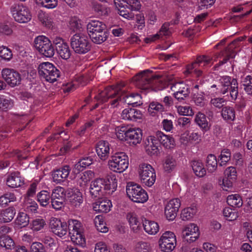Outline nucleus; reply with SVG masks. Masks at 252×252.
<instances>
[{
  "instance_id": "obj_1",
  "label": "nucleus",
  "mask_w": 252,
  "mask_h": 252,
  "mask_svg": "<svg viewBox=\"0 0 252 252\" xmlns=\"http://www.w3.org/2000/svg\"><path fill=\"white\" fill-rule=\"evenodd\" d=\"M95 98L101 103L109 101L111 107L114 108L123 104L136 106L140 104L138 101L141 97L138 94H127L123 86L121 84H118L116 86L106 87Z\"/></svg>"
},
{
  "instance_id": "obj_2",
  "label": "nucleus",
  "mask_w": 252,
  "mask_h": 252,
  "mask_svg": "<svg viewBox=\"0 0 252 252\" xmlns=\"http://www.w3.org/2000/svg\"><path fill=\"white\" fill-rule=\"evenodd\" d=\"M118 180L115 175H110L105 178H99L92 181L89 191L93 198L99 197L103 195V190L109 194H112L117 188Z\"/></svg>"
},
{
  "instance_id": "obj_3",
  "label": "nucleus",
  "mask_w": 252,
  "mask_h": 252,
  "mask_svg": "<svg viewBox=\"0 0 252 252\" xmlns=\"http://www.w3.org/2000/svg\"><path fill=\"white\" fill-rule=\"evenodd\" d=\"M135 85L142 90L151 89L155 91L165 88L162 78L154 75L149 70H144L133 77Z\"/></svg>"
},
{
  "instance_id": "obj_4",
  "label": "nucleus",
  "mask_w": 252,
  "mask_h": 252,
  "mask_svg": "<svg viewBox=\"0 0 252 252\" xmlns=\"http://www.w3.org/2000/svg\"><path fill=\"white\" fill-rule=\"evenodd\" d=\"M219 85H213L211 88H216L218 92L223 94H225L228 91H230V95L231 100H235L238 96V84L236 79L231 78L228 76H223L220 78L219 82Z\"/></svg>"
},
{
  "instance_id": "obj_5",
  "label": "nucleus",
  "mask_w": 252,
  "mask_h": 252,
  "mask_svg": "<svg viewBox=\"0 0 252 252\" xmlns=\"http://www.w3.org/2000/svg\"><path fill=\"white\" fill-rule=\"evenodd\" d=\"M128 165V157L123 152L115 153L108 161L109 169L116 173L123 172L127 169Z\"/></svg>"
},
{
  "instance_id": "obj_6",
  "label": "nucleus",
  "mask_w": 252,
  "mask_h": 252,
  "mask_svg": "<svg viewBox=\"0 0 252 252\" xmlns=\"http://www.w3.org/2000/svg\"><path fill=\"white\" fill-rule=\"evenodd\" d=\"M10 11L14 20L19 23H27L32 19V15L29 8L23 4H13L10 7Z\"/></svg>"
},
{
  "instance_id": "obj_7",
  "label": "nucleus",
  "mask_w": 252,
  "mask_h": 252,
  "mask_svg": "<svg viewBox=\"0 0 252 252\" xmlns=\"http://www.w3.org/2000/svg\"><path fill=\"white\" fill-rule=\"evenodd\" d=\"M138 174L140 181L144 186L151 187L154 184L156 173L155 169L150 164L146 163L140 164Z\"/></svg>"
},
{
  "instance_id": "obj_8",
  "label": "nucleus",
  "mask_w": 252,
  "mask_h": 252,
  "mask_svg": "<svg viewBox=\"0 0 252 252\" xmlns=\"http://www.w3.org/2000/svg\"><path fill=\"white\" fill-rule=\"evenodd\" d=\"M38 73L41 78L45 81L53 83L56 81L60 77L59 70L49 62H43L38 66Z\"/></svg>"
},
{
  "instance_id": "obj_9",
  "label": "nucleus",
  "mask_w": 252,
  "mask_h": 252,
  "mask_svg": "<svg viewBox=\"0 0 252 252\" xmlns=\"http://www.w3.org/2000/svg\"><path fill=\"white\" fill-rule=\"evenodd\" d=\"M127 196L133 202L144 203L148 199L147 192L140 186L128 183L126 187Z\"/></svg>"
},
{
  "instance_id": "obj_10",
  "label": "nucleus",
  "mask_w": 252,
  "mask_h": 252,
  "mask_svg": "<svg viewBox=\"0 0 252 252\" xmlns=\"http://www.w3.org/2000/svg\"><path fill=\"white\" fill-rule=\"evenodd\" d=\"M35 48L45 57L50 58L55 53L54 48L50 40L44 35L36 37L34 40Z\"/></svg>"
},
{
  "instance_id": "obj_11",
  "label": "nucleus",
  "mask_w": 252,
  "mask_h": 252,
  "mask_svg": "<svg viewBox=\"0 0 252 252\" xmlns=\"http://www.w3.org/2000/svg\"><path fill=\"white\" fill-rule=\"evenodd\" d=\"M71 46L75 52L80 54H85L91 49V44L87 37L78 34L71 37Z\"/></svg>"
},
{
  "instance_id": "obj_12",
  "label": "nucleus",
  "mask_w": 252,
  "mask_h": 252,
  "mask_svg": "<svg viewBox=\"0 0 252 252\" xmlns=\"http://www.w3.org/2000/svg\"><path fill=\"white\" fill-rule=\"evenodd\" d=\"M210 63L211 59L209 57L205 56L199 57L195 62L187 66L184 73L186 75L194 74L197 77L200 76L202 73V68L209 66Z\"/></svg>"
},
{
  "instance_id": "obj_13",
  "label": "nucleus",
  "mask_w": 252,
  "mask_h": 252,
  "mask_svg": "<svg viewBox=\"0 0 252 252\" xmlns=\"http://www.w3.org/2000/svg\"><path fill=\"white\" fill-rule=\"evenodd\" d=\"M176 238L175 234L170 231L164 232L158 241L160 250L163 252H171L175 248Z\"/></svg>"
},
{
  "instance_id": "obj_14",
  "label": "nucleus",
  "mask_w": 252,
  "mask_h": 252,
  "mask_svg": "<svg viewBox=\"0 0 252 252\" xmlns=\"http://www.w3.org/2000/svg\"><path fill=\"white\" fill-rule=\"evenodd\" d=\"M200 236L199 229L194 223L186 225L182 229V237L185 241L191 243L197 240Z\"/></svg>"
},
{
  "instance_id": "obj_15",
  "label": "nucleus",
  "mask_w": 252,
  "mask_h": 252,
  "mask_svg": "<svg viewBox=\"0 0 252 252\" xmlns=\"http://www.w3.org/2000/svg\"><path fill=\"white\" fill-rule=\"evenodd\" d=\"M1 77L11 87H14L21 84V74L13 69L5 68L1 71Z\"/></svg>"
},
{
  "instance_id": "obj_16",
  "label": "nucleus",
  "mask_w": 252,
  "mask_h": 252,
  "mask_svg": "<svg viewBox=\"0 0 252 252\" xmlns=\"http://www.w3.org/2000/svg\"><path fill=\"white\" fill-rule=\"evenodd\" d=\"M53 42L60 58L65 60L69 59L71 51L68 45L62 38L56 36L54 38Z\"/></svg>"
},
{
  "instance_id": "obj_17",
  "label": "nucleus",
  "mask_w": 252,
  "mask_h": 252,
  "mask_svg": "<svg viewBox=\"0 0 252 252\" xmlns=\"http://www.w3.org/2000/svg\"><path fill=\"white\" fill-rule=\"evenodd\" d=\"M49 227L54 234L61 238L66 235L68 230L66 222H62L60 220L56 218H51Z\"/></svg>"
},
{
  "instance_id": "obj_18",
  "label": "nucleus",
  "mask_w": 252,
  "mask_h": 252,
  "mask_svg": "<svg viewBox=\"0 0 252 252\" xmlns=\"http://www.w3.org/2000/svg\"><path fill=\"white\" fill-rule=\"evenodd\" d=\"M181 204V200L178 198L170 199L167 203L164 208V214L167 220H173L175 219Z\"/></svg>"
},
{
  "instance_id": "obj_19",
  "label": "nucleus",
  "mask_w": 252,
  "mask_h": 252,
  "mask_svg": "<svg viewBox=\"0 0 252 252\" xmlns=\"http://www.w3.org/2000/svg\"><path fill=\"white\" fill-rule=\"evenodd\" d=\"M169 87L175 98L179 101L183 100L188 96L189 91V87L183 82H177L170 84L167 87Z\"/></svg>"
},
{
  "instance_id": "obj_20",
  "label": "nucleus",
  "mask_w": 252,
  "mask_h": 252,
  "mask_svg": "<svg viewBox=\"0 0 252 252\" xmlns=\"http://www.w3.org/2000/svg\"><path fill=\"white\" fill-rule=\"evenodd\" d=\"M67 199L71 205L75 208H78L82 204L83 198L82 193L77 189H67Z\"/></svg>"
},
{
  "instance_id": "obj_21",
  "label": "nucleus",
  "mask_w": 252,
  "mask_h": 252,
  "mask_svg": "<svg viewBox=\"0 0 252 252\" xmlns=\"http://www.w3.org/2000/svg\"><path fill=\"white\" fill-rule=\"evenodd\" d=\"M159 143L156 136H148L145 142V148L148 155H157L159 152Z\"/></svg>"
},
{
  "instance_id": "obj_22",
  "label": "nucleus",
  "mask_w": 252,
  "mask_h": 252,
  "mask_svg": "<svg viewBox=\"0 0 252 252\" xmlns=\"http://www.w3.org/2000/svg\"><path fill=\"white\" fill-rule=\"evenodd\" d=\"M110 144L107 141L101 140L97 142L95 150L97 156L102 161H105L109 157Z\"/></svg>"
},
{
  "instance_id": "obj_23",
  "label": "nucleus",
  "mask_w": 252,
  "mask_h": 252,
  "mask_svg": "<svg viewBox=\"0 0 252 252\" xmlns=\"http://www.w3.org/2000/svg\"><path fill=\"white\" fill-rule=\"evenodd\" d=\"M70 171L71 168L67 165L55 170L52 174L53 181L57 184L63 182L67 179Z\"/></svg>"
},
{
  "instance_id": "obj_24",
  "label": "nucleus",
  "mask_w": 252,
  "mask_h": 252,
  "mask_svg": "<svg viewBox=\"0 0 252 252\" xmlns=\"http://www.w3.org/2000/svg\"><path fill=\"white\" fill-rule=\"evenodd\" d=\"M24 184V179L19 172H14L9 174L6 179V185L11 188H18Z\"/></svg>"
},
{
  "instance_id": "obj_25",
  "label": "nucleus",
  "mask_w": 252,
  "mask_h": 252,
  "mask_svg": "<svg viewBox=\"0 0 252 252\" xmlns=\"http://www.w3.org/2000/svg\"><path fill=\"white\" fill-rule=\"evenodd\" d=\"M142 117L141 111L134 108H126L121 113V118L125 120L135 121L141 119Z\"/></svg>"
},
{
  "instance_id": "obj_26",
  "label": "nucleus",
  "mask_w": 252,
  "mask_h": 252,
  "mask_svg": "<svg viewBox=\"0 0 252 252\" xmlns=\"http://www.w3.org/2000/svg\"><path fill=\"white\" fill-rule=\"evenodd\" d=\"M142 131L138 128H129L127 133V139L129 143L136 145L142 140Z\"/></svg>"
},
{
  "instance_id": "obj_27",
  "label": "nucleus",
  "mask_w": 252,
  "mask_h": 252,
  "mask_svg": "<svg viewBox=\"0 0 252 252\" xmlns=\"http://www.w3.org/2000/svg\"><path fill=\"white\" fill-rule=\"evenodd\" d=\"M112 207V202L108 199L97 201L93 205V210L96 213H108L110 211Z\"/></svg>"
},
{
  "instance_id": "obj_28",
  "label": "nucleus",
  "mask_w": 252,
  "mask_h": 252,
  "mask_svg": "<svg viewBox=\"0 0 252 252\" xmlns=\"http://www.w3.org/2000/svg\"><path fill=\"white\" fill-rule=\"evenodd\" d=\"M158 141L166 149H172L175 147V143L174 138L170 136L164 134L161 131H158L156 133Z\"/></svg>"
},
{
  "instance_id": "obj_29",
  "label": "nucleus",
  "mask_w": 252,
  "mask_h": 252,
  "mask_svg": "<svg viewBox=\"0 0 252 252\" xmlns=\"http://www.w3.org/2000/svg\"><path fill=\"white\" fill-rule=\"evenodd\" d=\"M106 25L98 20H92L87 25L88 34L94 33L107 31Z\"/></svg>"
},
{
  "instance_id": "obj_30",
  "label": "nucleus",
  "mask_w": 252,
  "mask_h": 252,
  "mask_svg": "<svg viewBox=\"0 0 252 252\" xmlns=\"http://www.w3.org/2000/svg\"><path fill=\"white\" fill-rule=\"evenodd\" d=\"M143 227L145 232L151 235L157 234L159 230V227L157 222L148 220H145L143 221Z\"/></svg>"
},
{
  "instance_id": "obj_31",
  "label": "nucleus",
  "mask_w": 252,
  "mask_h": 252,
  "mask_svg": "<svg viewBox=\"0 0 252 252\" xmlns=\"http://www.w3.org/2000/svg\"><path fill=\"white\" fill-rule=\"evenodd\" d=\"M94 177V173L91 170H87L79 174L78 184L82 188H85L90 181Z\"/></svg>"
},
{
  "instance_id": "obj_32",
  "label": "nucleus",
  "mask_w": 252,
  "mask_h": 252,
  "mask_svg": "<svg viewBox=\"0 0 252 252\" xmlns=\"http://www.w3.org/2000/svg\"><path fill=\"white\" fill-rule=\"evenodd\" d=\"M38 19L41 24L47 28L51 29L54 26L53 16L40 10L38 12Z\"/></svg>"
},
{
  "instance_id": "obj_33",
  "label": "nucleus",
  "mask_w": 252,
  "mask_h": 252,
  "mask_svg": "<svg viewBox=\"0 0 252 252\" xmlns=\"http://www.w3.org/2000/svg\"><path fill=\"white\" fill-rule=\"evenodd\" d=\"M16 214V210L13 207H9L2 210L0 212V221L3 222H9L14 218Z\"/></svg>"
},
{
  "instance_id": "obj_34",
  "label": "nucleus",
  "mask_w": 252,
  "mask_h": 252,
  "mask_svg": "<svg viewBox=\"0 0 252 252\" xmlns=\"http://www.w3.org/2000/svg\"><path fill=\"white\" fill-rule=\"evenodd\" d=\"M197 212V209L195 206L187 207L182 210L181 217L183 220H189L194 217Z\"/></svg>"
},
{
  "instance_id": "obj_35",
  "label": "nucleus",
  "mask_w": 252,
  "mask_h": 252,
  "mask_svg": "<svg viewBox=\"0 0 252 252\" xmlns=\"http://www.w3.org/2000/svg\"><path fill=\"white\" fill-rule=\"evenodd\" d=\"M191 166L196 176L203 177L206 175V171L202 162L198 160H194L192 162Z\"/></svg>"
},
{
  "instance_id": "obj_36",
  "label": "nucleus",
  "mask_w": 252,
  "mask_h": 252,
  "mask_svg": "<svg viewBox=\"0 0 252 252\" xmlns=\"http://www.w3.org/2000/svg\"><path fill=\"white\" fill-rule=\"evenodd\" d=\"M169 25L168 24L165 23L164 24L158 33H157L156 34L151 35L149 37L146 38L145 41L147 43H149L152 41H154L157 39L159 38V37L161 35H168L170 34V32L169 31Z\"/></svg>"
},
{
  "instance_id": "obj_37",
  "label": "nucleus",
  "mask_w": 252,
  "mask_h": 252,
  "mask_svg": "<svg viewBox=\"0 0 252 252\" xmlns=\"http://www.w3.org/2000/svg\"><path fill=\"white\" fill-rule=\"evenodd\" d=\"M227 204L233 207H241L243 205V200L238 194L229 195L227 197Z\"/></svg>"
},
{
  "instance_id": "obj_38",
  "label": "nucleus",
  "mask_w": 252,
  "mask_h": 252,
  "mask_svg": "<svg viewBox=\"0 0 252 252\" xmlns=\"http://www.w3.org/2000/svg\"><path fill=\"white\" fill-rule=\"evenodd\" d=\"M71 241L75 245H79L82 247L85 246L86 240L83 234V232H69Z\"/></svg>"
},
{
  "instance_id": "obj_39",
  "label": "nucleus",
  "mask_w": 252,
  "mask_h": 252,
  "mask_svg": "<svg viewBox=\"0 0 252 252\" xmlns=\"http://www.w3.org/2000/svg\"><path fill=\"white\" fill-rule=\"evenodd\" d=\"M127 219L132 231L138 232L140 229V223L136 215L129 213L127 215Z\"/></svg>"
},
{
  "instance_id": "obj_40",
  "label": "nucleus",
  "mask_w": 252,
  "mask_h": 252,
  "mask_svg": "<svg viewBox=\"0 0 252 252\" xmlns=\"http://www.w3.org/2000/svg\"><path fill=\"white\" fill-rule=\"evenodd\" d=\"M67 189L65 190L63 188L57 187L53 190L51 197L56 198L60 200L65 201L67 198Z\"/></svg>"
},
{
  "instance_id": "obj_41",
  "label": "nucleus",
  "mask_w": 252,
  "mask_h": 252,
  "mask_svg": "<svg viewBox=\"0 0 252 252\" xmlns=\"http://www.w3.org/2000/svg\"><path fill=\"white\" fill-rule=\"evenodd\" d=\"M37 201L43 207H46L49 204L51 196L50 193L47 190H42L38 193L37 195Z\"/></svg>"
},
{
  "instance_id": "obj_42",
  "label": "nucleus",
  "mask_w": 252,
  "mask_h": 252,
  "mask_svg": "<svg viewBox=\"0 0 252 252\" xmlns=\"http://www.w3.org/2000/svg\"><path fill=\"white\" fill-rule=\"evenodd\" d=\"M221 116L224 120L229 122L233 121L235 118V110L230 106L223 107L221 110Z\"/></svg>"
},
{
  "instance_id": "obj_43",
  "label": "nucleus",
  "mask_w": 252,
  "mask_h": 252,
  "mask_svg": "<svg viewBox=\"0 0 252 252\" xmlns=\"http://www.w3.org/2000/svg\"><path fill=\"white\" fill-rule=\"evenodd\" d=\"M206 167L209 172L213 173L217 169L218 162L216 157L213 155H209L206 159Z\"/></svg>"
},
{
  "instance_id": "obj_44",
  "label": "nucleus",
  "mask_w": 252,
  "mask_h": 252,
  "mask_svg": "<svg viewBox=\"0 0 252 252\" xmlns=\"http://www.w3.org/2000/svg\"><path fill=\"white\" fill-rule=\"evenodd\" d=\"M195 122L196 124L205 131L209 129V125L206 116L201 113H198L195 116Z\"/></svg>"
},
{
  "instance_id": "obj_45",
  "label": "nucleus",
  "mask_w": 252,
  "mask_h": 252,
  "mask_svg": "<svg viewBox=\"0 0 252 252\" xmlns=\"http://www.w3.org/2000/svg\"><path fill=\"white\" fill-rule=\"evenodd\" d=\"M108 35L107 31L94 33H89V36L92 41L96 44H101L104 42L107 39Z\"/></svg>"
},
{
  "instance_id": "obj_46",
  "label": "nucleus",
  "mask_w": 252,
  "mask_h": 252,
  "mask_svg": "<svg viewBox=\"0 0 252 252\" xmlns=\"http://www.w3.org/2000/svg\"><path fill=\"white\" fill-rule=\"evenodd\" d=\"M23 206L25 210L32 213H35L38 208L36 202L29 197H25Z\"/></svg>"
},
{
  "instance_id": "obj_47",
  "label": "nucleus",
  "mask_w": 252,
  "mask_h": 252,
  "mask_svg": "<svg viewBox=\"0 0 252 252\" xmlns=\"http://www.w3.org/2000/svg\"><path fill=\"white\" fill-rule=\"evenodd\" d=\"M46 224L45 221L41 218H36L30 223V227L33 231L42 230Z\"/></svg>"
},
{
  "instance_id": "obj_48",
  "label": "nucleus",
  "mask_w": 252,
  "mask_h": 252,
  "mask_svg": "<svg viewBox=\"0 0 252 252\" xmlns=\"http://www.w3.org/2000/svg\"><path fill=\"white\" fill-rule=\"evenodd\" d=\"M0 110L7 111L10 109L14 106V101L10 97L1 94V100Z\"/></svg>"
},
{
  "instance_id": "obj_49",
  "label": "nucleus",
  "mask_w": 252,
  "mask_h": 252,
  "mask_svg": "<svg viewBox=\"0 0 252 252\" xmlns=\"http://www.w3.org/2000/svg\"><path fill=\"white\" fill-rule=\"evenodd\" d=\"M15 223L21 227L27 226L29 223V216L25 213H19L15 220Z\"/></svg>"
},
{
  "instance_id": "obj_50",
  "label": "nucleus",
  "mask_w": 252,
  "mask_h": 252,
  "mask_svg": "<svg viewBox=\"0 0 252 252\" xmlns=\"http://www.w3.org/2000/svg\"><path fill=\"white\" fill-rule=\"evenodd\" d=\"M68 228L69 232H83V228L81 223L76 220H68Z\"/></svg>"
},
{
  "instance_id": "obj_51",
  "label": "nucleus",
  "mask_w": 252,
  "mask_h": 252,
  "mask_svg": "<svg viewBox=\"0 0 252 252\" xmlns=\"http://www.w3.org/2000/svg\"><path fill=\"white\" fill-rule=\"evenodd\" d=\"M236 41H232L229 45L228 48L225 50L224 54L227 57V58L224 59L222 61L220 62L219 65H222L226 63L229 58H233L235 57V52L233 51L234 48L235 47V43Z\"/></svg>"
},
{
  "instance_id": "obj_52",
  "label": "nucleus",
  "mask_w": 252,
  "mask_h": 252,
  "mask_svg": "<svg viewBox=\"0 0 252 252\" xmlns=\"http://www.w3.org/2000/svg\"><path fill=\"white\" fill-rule=\"evenodd\" d=\"M12 56V51L9 48L4 46H0V62L9 61Z\"/></svg>"
},
{
  "instance_id": "obj_53",
  "label": "nucleus",
  "mask_w": 252,
  "mask_h": 252,
  "mask_svg": "<svg viewBox=\"0 0 252 252\" xmlns=\"http://www.w3.org/2000/svg\"><path fill=\"white\" fill-rule=\"evenodd\" d=\"M163 111V105L158 102L153 101L149 106L148 112L152 116H155L158 113H161Z\"/></svg>"
},
{
  "instance_id": "obj_54",
  "label": "nucleus",
  "mask_w": 252,
  "mask_h": 252,
  "mask_svg": "<svg viewBox=\"0 0 252 252\" xmlns=\"http://www.w3.org/2000/svg\"><path fill=\"white\" fill-rule=\"evenodd\" d=\"M231 152L228 149H223L221 151L219 157V160L220 161V166L226 165L227 163L230 160Z\"/></svg>"
},
{
  "instance_id": "obj_55",
  "label": "nucleus",
  "mask_w": 252,
  "mask_h": 252,
  "mask_svg": "<svg viewBox=\"0 0 252 252\" xmlns=\"http://www.w3.org/2000/svg\"><path fill=\"white\" fill-rule=\"evenodd\" d=\"M176 162L175 159L171 156H167L163 163V168L167 172H171L175 167Z\"/></svg>"
},
{
  "instance_id": "obj_56",
  "label": "nucleus",
  "mask_w": 252,
  "mask_h": 252,
  "mask_svg": "<svg viewBox=\"0 0 252 252\" xmlns=\"http://www.w3.org/2000/svg\"><path fill=\"white\" fill-rule=\"evenodd\" d=\"M16 201L15 194L12 192H7L0 197V206L6 205L9 203Z\"/></svg>"
},
{
  "instance_id": "obj_57",
  "label": "nucleus",
  "mask_w": 252,
  "mask_h": 252,
  "mask_svg": "<svg viewBox=\"0 0 252 252\" xmlns=\"http://www.w3.org/2000/svg\"><path fill=\"white\" fill-rule=\"evenodd\" d=\"M223 215L228 221L234 220L238 217L237 212L229 207H225L223 209Z\"/></svg>"
},
{
  "instance_id": "obj_58",
  "label": "nucleus",
  "mask_w": 252,
  "mask_h": 252,
  "mask_svg": "<svg viewBox=\"0 0 252 252\" xmlns=\"http://www.w3.org/2000/svg\"><path fill=\"white\" fill-rule=\"evenodd\" d=\"M128 128L125 126L117 127L115 129V133L117 138L122 141H126Z\"/></svg>"
},
{
  "instance_id": "obj_59",
  "label": "nucleus",
  "mask_w": 252,
  "mask_h": 252,
  "mask_svg": "<svg viewBox=\"0 0 252 252\" xmlns=\"http://www.w3.org/2000/svg\"><path fill=\"white\" fill-rule=\"evenodd\" d=\"M0 245L6 249H11L14 245L13 240L7 235L0 236Z\"/></svg>"
},
{
  "instance_id": "obj_60",
  "label": "nucleus",
  "mask_w": 252,
  "mask_h": 252,
  "mask_svg": "<svg viewBox=\"0 0 252 252\" xmlns=\"http://www.w3.org/2000/svg\"><path fill=\"white\" fill-rule=\"evenodd\" d=\"M242 84L248 94L252 93V77L250 75H247L242 79Z\"/></svg>"
},
{
  "instance_id": "obj_61",
  "label": "nucleus",
  "mask_w": 252,
  "mask_h": 252,
  "mask_svg": "<svg viewBox=\"0 0 252 252\" xmlns=\"http://www.w3.org/2000/svg\"><path fill=\"white\" fill-rule=\"evenodd\" d=\"M151 246L149 243L146 242H138L135 247V252H151Z\"/></svg>"
},
{
  "instance_id": "obj_62",
  "label": "nucleus",
  "mask_w": 252,
  "mask_h": 252,
  "mask_svg": "<svg viewBox=\"0 0 252 252\" xmlns=\"http://www.w3.org/2000/svg\"><path fill=\"white\" fill-rule=\"evenodd\" d=\"M36 1L48 9H53L58 5V0H36Z\"/></svg>"
},
{
  "instance_id": "obj_63",
  "label": "nucleus",
  "mask_w": 252,
  "mask_h": 252,
  "mask_svg": "<svg viewBox=\"0 0 252 252\" xmlns=\"http://www.w3.org/2000/svg\"><path fill=\"white\" fill-rule=\"evenodd\" d=\"M126 8L131 11H139L141 8V3L139 0H126Z\"/></svg>"
},
{
  "instance_id": "obj_64",
  "label": "nucleus",
  "mask_w": 252,
  "mask_h": 252,
  "mask_svg": "<svg viewBox=\"0 0 252 252\" xmlns=\"http://www.w3.org/2000/svg\"><path fill=\"white\" fill-rule=\"evenodd\" d=\"M237 171L234 167L229 166L227 167L224 172V177L230 179L232 180H236Z\"/></svg>"
}]
</instances>
